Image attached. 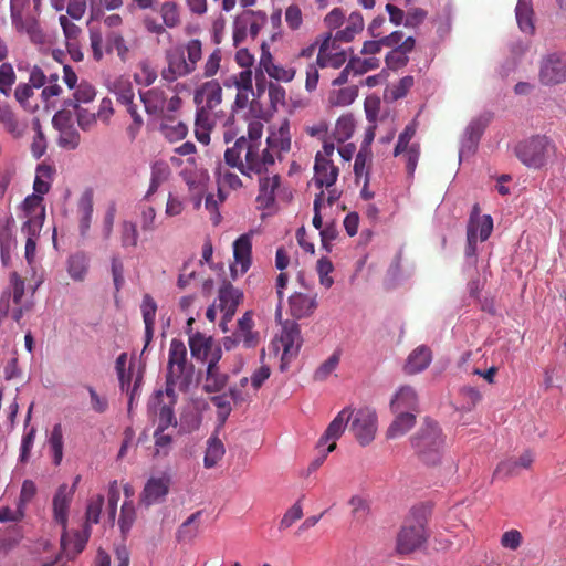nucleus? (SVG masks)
I'll return each mask as SVG.
<instances>
[{
	"label": "nucleus",
	"mask_w": 566,
	"mask_h": 566,
	"mask_svg": "<svg viewBox=\"0 0 566 566\" xmlns=\"http://www.w3.org/2000/svg\"><path fill=\"white\" fill-rule=\"evenodd\" d=\"M417 132V123L416 120H412L409 123L402 133L398 137V142L396 144V147L394 149V155L397 157L401 154H405L407 157V170L409 174H413L419 155H420V148L419 144L413 143L410 144L411 139L415 137Z\"/></svg>",
	"instance_id": "nucleus-10"
},
{
	"label": "nucleus",
	"mask_w": 566,
	"mask_h": 566,
	"mask_svg": "<svg viewBox=\"0 0 566 566\" xmlns=\"http://www.w3.org/2000/svg\"><path fill=\"white\" fill-rule=\"evenodd\" d=\"M226 196L223 195L221 189H218V192L209 193L205 198V208L210 213V218L213 224H218L221 219V214L219 213V205L223 202Z\"/></svg>",
	"instance_id": "nucleus-59"
},
{
	"label": "nucleus",
	"mask_w": 566,
	"mask_h": 566,
	"mask_svg": "<svg viewBox=\"0 0 566 566\" xmlns=\"http://www.w3.org/2000/svg\"><path fill=\"white\" fill-rule=\"evenodd\" d=\"M471 229L475 233V239L483 242L490 237V234L492 232L493 220L488 214L482 216V217H479V216L475 217L472 214L470 218L467 231H470Z\"/></svg>",
	"instance_id": "nucleus-44"
},
{
	"label": "nucleus",
	"mask_w": 566,
	"mask_h": 566,
	"mask_svg": "<svg viewBox=\"0 0 566 566\" xmlns=\"http://www.w3.org/2000/svg\"><path fill=\"white\" fill-rule=\"evenodd\" d=\"M160 133L169 142H178L187 136L188 128L182 122H169L160 125Z\"/></svg>",
	"instance_id": "nucleus-53"
},
{
	"label": "nucleus",
	"mask_w": 566,
	"mask_h": 566,
	"mask_svg": "<svg viewBox=\"0 0 566 566\" xmlns=\"http://www.w3.org/2000/svg\"><path fill=\"white\" fill-rule=\"evenodd\" d=\"M340 354L338 352L333 353L314 373V379L316 381L326 380L329 375L336 369L339 364Z\"/></svg>",
	"instance_id": "nucleus-63"
},
{
	"label": "nucleus",
	"mask_w": 566,
	"mask_h": 566,
	"mask_svg": "<svg viewBox=\"0 0 566 566\" xmlns=\"http://www.w3.org/2000/svg\"><path fill=\"white\" fill-rule=\"evenodd\" d=\"M201 511L192 513L177 530L176 539L179 543H191L199 534Z\"/></svg>",
	"instance_id": "nucleus-39"
},
{
	"label": "nucleus",
	"mask_w": 566,
	"mask_h": 566,
	"mask_svg": "<svg viewBox=\"0 0 566 566\" xmlns=\"http://www.w3.org/2000/svg\"><path fill=\"white\" fill-rule=\"evenodd\" d=\"M166 57L168 66L161 72V76L165 81L174 82L178 77H182L192 73L191 67H189L186 61L184 50H170L167 52Z\"/></svg>",
	"instance_id": "nucleus-20"
},
{
	"label": "nucleus",
	"mask_w": 566,
	"mask_h": 566,
	"mask_svg": "<svg viewBox=\"0 0 566 566\" xmlns=\"http://www.w3.org/2000/svg\"><path fill=\"white\" fill-rule=\"evenodd\" d=\"M74 101L70 102L69 105L73 106L75 108H80L78 104L81 103H90L92 102L96 96V91L92 84H90L86 81H82L75 88V92L73 94Z\"/></svg>",
	"instance_id": "nucleus-55"
},
{
	"label": "nucleus",
	"mask_w": 566,
	"mask_h": 566,
	"mask_svg": "<svg viewBox=\"0 0 566 566\" xmlns=\"http://www.w3.org/2000/svg\"><path fill=\"white\" fill-rule=\"evenodd\" d=\"M77 212L80 237L85 240L90 234L93 217V203L91 197L85 196L80 199Z\"/></svg>",
	"instance_id": "nucleus-40"
},
{
	"label": "nucleus",
	"mask_w": 566,
	"mask_h": 566,
	"mask_svg": "<svg viewBox=\"0 0 566 566\" xmlns=\"http://www.w3.org/2000/svg\"><path fill=\"white\" fill-rule=\"evenodd\" d=\"M49 447L52 453V460L54 465H60L63 460V430L61 423L53 426L49 439Z\"/></svg>",
	"instance_id": "nucleus-46"
},
{
	"label": "nucleus",
	"mask_w": 566,
	"mask_h": 566,
	"mask_svg": "<svg viewBox=\"0 0 566 566\" xmlns=\"http://www.w3.org/2000/svg\"><path fill=\"white\" fill-rule=\"evenodd\" d=\"M412 448L420 459L430 465L437 464L444 452V438L438 423L426 420L411 439Z\"/></svg>",
	"instance_id": "nucleus-3"
},
{
	"label": "nucleus",
	"mask_w": 566,
	"mask_h": 566,
	"mask_svg": "<svg viewBox=\"0 0 566 566\" xmlns=\"http://www.w3.org/2000/svg\"><path fill=\"white\" fill-rule=\"evenodd\" d=\"M259 179V195L256 197V201L263 208H270L275 201V191L280 186V176L272 175L258 176Z\"/></svg>",
	"instance_id": "nucleus-28"
},
{
	"label": "nucleus",
	"mask_w": 566,
	"mask_h": 566,
	"mask_svg": "<svg viewBox=\"0 0 566 566\" xmlns=\"http://www.w3.org/2000/svg\"><path fill=\"white\" fill-rule=\"evenodd\" d=\"M396 418L387 430L388 439H397L406 434L416 423V416L413 412H395Z\"/></svg>",
	"instance_id": "nucleus-38"
},
{
	"label": "nucleus",
	"mask_w": 566,
	"mask_h": 566,
	"mask_svg": "<svg viewBox=\"0 0 566 566\" xmlns=\"http://www.w3.org/2000/svg\"><path fill=\"white\" fill-rule=\"evenodd\" d=\"M338 167L331 159L325 156H315L314 182L319 189L333 187L338 178Z\"/></svg>",
	"instance_id": "nucleus-22"
},
{
	"label": "nucleus",
	"mask_w": 566,
	"mask_h": 566,
	"mask_svg": "<svg viewBox=\"0 0 566 566\" xmlns=\"http://www.w3.org/2000/svg\"><path fill=\"white\" fill-rule=\"evenodd\" d=\"M364 28V19L359 12H352L346 20V25L335 33V40L342 42L352 41Z\"/></svg>",
	"instance_id": "nucleus-42"
},
{
	"label": "nucleus",
	"mask_w": 566,
	"mask_h": 566,
	"mask_svg": "<svg viewBox=\"0 0 566 566\" xmlns=\"http://www.w3.org/2000/svg\"><path fill=\"white\" fill-rule=\"evenodd\" d=\"M533 3L532 0H518L515 7V17L520 30L526 34L534 32L533 21Z\"/></svg>",
	"instance_id": "nucleus-37"
},
{
	"label": "nucleus",
	"mask_w": 566,
	"mask_h": 566,
	"mask_svg": "<svg viewBox=\"0 0 566 566\" xmlns=\"http://www.w3.org/2000/svg\"><path fill=\"white\" fill-rule=\"evenodd\" d=\"M538 80L545 86L566 82V52H552L539 62Z\"/></svg>",
	"instance_id": "nucleus-7"
},
{
	"label": "nucleus",
	"mask_w": 566,
	"mask_h": 566,
	"mask_svg": "<svg viewBox=\"0 0 566 566\" xmlns=\"http://www.w3.org/2000/svg\"><path fill=\"white\" fill-rule=\"evenodd\" d=\"M352 417V411L348 408H344L337 413L317 443V448H324L328 443L327 452H333L336 448V440H338L344 433Z\"/></svg>",
	"instance_id": "nucleus-17"
},
{
	"label": "nucleus",
	"mask_w": 566,
	"mask_h": 566,
	"mask_svg": "<svg viewBox=\"0 0 566 566\" xmlns=\"http://www.w3.org/2000/svg\"><path fill=\"white\" fill-rule=\"evenodd\" d=\"M222 101V88L217 81L206 82L196 91L195 102L198 107L213 109Z\"/></svg>",
	"instance_id": "nucleus-26"
},
{
	"label": "nucleus",
	"mask_w": 566,
	"mask_h": 566,
	"mask_svg": "<svg viewBox=\"0 0 566 566\" xmlns=\"http://www.w3.org/2000/svg\"><path fill=\"white\" fill-rule=\"evenodd\" d=\"M371 161V150L369 148V142L363 144L360 146L359 151L356 155L354 163V174L356 178H360L361 176H366L368 171H366L367 166Z\"/></svg>",
	"instance_id": "nucleus-57"
},
{
	"label": "nucleus",
	"mask_w": 566,
	"mask_h": 566,
	"mask_svg": "<svg viewBox=\"0 0 566 566\" xmlns=\"http://www.w3.org/2000/svg\"><path fill=\"white\" fill-rule=\"evenodd\" d=\"M106 44L108 51H116L122 61H126L129 49L124 36L116 31H112L106 35Z\"/></svg>",
	"instance_id": "nucleus-56"
},
{
	"label": "nucleus",
	"mask_w": 566,
	"mask_h": 566,
	"mask_svg": "<svg viewBox=\"0 0 566 566\" xmlns=\"http://www.w3.org/2000/svg\"><path fill=\"white\" fill-rule=\"evenodd\" d=\"M81 135L74 126L63 127L59 133L57 145L67 150H74L80 146Z\"/></svg>",
	"instance_id": "nucleus-54"
},
{
	"label": "nucleus",
	"mask_w": 566,
	"mask_h": 566,
	"mask_svg": "<svg viewBox=\"0 0 566 566\" xmlns=\"http://www.w3.org/2000/svg\"><path fill=\"white\" fill-rule=\"evenodd\" d=\"M426 539V531L422 524L403 526L397 536V549L401 554H408L421 546Z\"/></svg>",
	"instance_id": "nucleus-18"
},
{
	"label": "nucleus",
	"mask_w": 566,
	"mask_h": 566,
	"mask_svg": "<svg viewBox=\"0 0 566 566\" xmlns=\"http://www.w3.org/2000/svg\"><path fill=\"white\" fill-rule=\"evenodd\" d=\"M224 164L249 178L266 175L273 167L272 156L244 138H237L233 146L224 150Z\"/></svg>",
	"instance_id": "nucleus-1"
},
{
	"label": "nucleus",
	"mask_w": 566,
	"mask_h": 566,
	"mask_svg": "<svg viewBox=\"0 0 566 566\" xmlns=\"http://www.w3.org/2000/svg\"><path fill=\"white\" fill-rule=\"evenodd\" d=\"M392 412H419V399L416 390L410 386H401L390 401Z\"/></svg>",
	"instance_id": "nucleus-23"
},
{
	"label": "nucleus",
	"mask_w": 566,
	"mask_h": 566,
	"mask_svg": "<svg viewBox=\"0 0 566 566\" xmlns=\"http://www.w3.org/2000/svg\"><path fill=\"white\" fill-rule=\"evenodd\" d=\"M349 62L354 75H361L380 66V60L370 55L366 57H352Z\"/></svg>",
	"instance_id": "nucleus-61"
},
{
	"label": "nucleus",
	"mask_w": 566,
	"mask_h": 566,
	"mask_svg": "<svg viewBox=\"0 0 566 566\" xmlns=\"http://www.w3.org/2000/svg\"><path fill=\"white\" fill-rule=\"evenodd\" d=\"M431 360V350L426 346H419L409 354L403 370L408 375L419 374L430 365Z\"/></svg>",
	"instance_id": "nucleus-29"
},
{
	"label": "nucleus",
	"mask_w": 566,
	"mask_h": 566,
	"mask_svg": "<svg viewBox=\"0 0 566 566\" xmlns=\"http://www.w3.org/2000/svg\"><path fill=\"white\" fill-rule=\"evenodd\" d=\"M186 163L190 166V168L182 169V180L188 186L190 192L203 195L209 181V175L207 170L197 167L195 157H188Z\"/></svg>",
	"instance_id": "nucleus-21"
},
{
	"label": "nucleus",
	"mask_w": 566,
	"mask_h": 566,
	"mask_svg": "<svg viewBox=\"0 0 566 566\" xmlns=\"http://www.w3.org/2000/svg\"><path fill=\"white\" fill-rule=\"evenodd\" d=\"M357 95L358 88L353 85L332 92L328 101L332 106H348L356 99Z\"/></svg>",
	"instance_id": "nucleus-52"
},
{
	"label": "nucleus",
	"mask_w": 566,
	"mask_h": 566,
	"mask_svg": "<svg viewBox=\"0 0 566 566\" xmlns=\"http://www.w3.org/2000/svg\"><path fill=\"white\" fill-rule=\"evenodd\" d=\"M170 176V168L164 161H156L151 166L149 187L144 196V200H150L157 192L159 187L168 180Z\"/></svg>",
	"instance_id": "nucleus-36"
},
{
	"label": "nucleus",
	"mask_w": 566,
	"mask_h": 566,
	"mask_svg": "<svg viewBox=\"0 0 566 566\" xmlns=\"http://www.w3.org/2000/svg\"><path fill=\"white\" fill-rule=\"evenodd\" d=\"M316 271L321 285L325 289L332 287L334 284V279L331 276V273L334 271L332 261L326 256L319 258L316 263Z\"/></svg>",
	"instance_id": "nucleus-62"
},
{
	"label": "nucleus",
	"mask_w": 566,
	"mask_h": 566,
	"mask_svg": "<svg viewBox=\"0 0 566 566\" xmlns=\"http://www.w3.org/2000/svg\"><path fill=\"white\" fill-rule=\"evenodd\" d=\"M290 313L295 318L312 315L317 307L316 295L295 292L289 297Z\"/></svg>",
	"instance_id": "nucleus-27"
},
{
	"label": "nucleus",
	"mask_w": 566,
	"mask_h": 566,
	"mask_svg": "<svg viewBox=\"0 0 566 566\" xmlns=\"http://www.w3.org/2000/svg\"><path fill=\"white\" fill-rule=\"evenodd\" d=\"M32 128L34 132L31 143V154L35 159H40L46 151L48 143L39 118L32 119Z\"/></svg>",
	"instance_id": "nucleus-50"
},
{
	"label": "nucleus",
	"mask_w": 566,
	"mask_h": 566,
	"mask_svg": "<svg viewBox=\"0 0 566 566\" xmlns=\"http://www.w3.org/2000/svg\"><path fill=\"white\" fill-rule=\"evenodd\" d=\"M302 336L297 323L293 321H285L282 324L281 333L272 342L275 352L282 350V361L289 363L294 358L301 348Z\"/></svg>",
	"instance_id": "nucleus-8"
},
{
	"label": "nucleus",
	"mask_w": 566,
	"mask_h": 566,
	"mask_svg": "<svg viewBox=\"0 0 566 566\" xmlns=\"http://www.w3.org/2000/svg\"><path fill=\"white\" fill-rule=\"evenodd\" d=\"M104 505V496L98 494L92 496L86 506L85 512V528L84 534H75L73 553L77 554L83 551L85 543L90 536V528L92 524H97L101 518L102 507Z\"/></svg>",
	"instance_id": "nucleus-14"
},
{
	"label": "nucleus",
	"mask_w": 566,
	"mask_h": 566,
	"mask_svg": "<svg viewBox=\"0 0 566 566\" xmlns=\"http://www.w3.org/2000/svg\"><path fill=\"white\" fill-rule=\"evenodd\" d=\"M233 263L230 265L233 279L248 272L252 263V233H243L233 242Z\"/></svg>",
	"instance_id": "nucleus-12"
},
{
	"label": "nucleus",
	"mask_w": 566,
	"mask_h": 566,
	"mask_svg": "<svg viewBox=\"0 0 566 566\" xmlns=\"http://www.w3.org/2000/svg\"><path fill=\"white\" fill-rule=\"evenodd\" d=\"M140 99L144 103L145 109L149 114L161 112L166 104V95L159 88H151L145 93H140Z\"/></svg>",
	"instance_id": "nucleus-43"
},
{
	"label": "nucleus",
	"mask_w": 566,
	"mask_h": 566,
	"mask_svg": "<svg viewBox=\"0 0 566 566\" xmlns=\"http://www.w3.org/2000/svg\"><path fill=\"white\" fill-rule=\"evenodd\" d=\"M350 430L361 446L369 444L377 431V415L368 408L359 409L353 419Z\"/></svg>",
	"instance_id": "nucleus-11"
},
{
	"label": "nucleus",
	"mask_w": 566,
	"mask_h": 566,
	"mask_svg": "<svg viewBox=\"0 0 566 566\" xmlns=\"http://www.w3.org/2000/svg\"><path fill=\"white\" fill-rule=\"evenodd\" d=\"M193 378V365L188 361L184 342L174 338L169 346L166 373V395L174 399L176 391L188 390Z\"/></svg>",
	"instance_id": "nucleus-2"
},
{
	"label": "nucleus",
	"mask_w": 566,
	"mask_h": 566,
	"mask_svg": "<svg viewBox=\"0 0 566 566\" xmlns=\"http://www.w3.org/2000/svg\"><path fill=\"white\" fill-rule=\"evenodd\" d=\"M90 259L84 252H75L67 258L66 271L74 281H83L88 272Z\"/></svg>",
	"instance_id": "nucleus-35"
},
{
	"label": "nucleus",
	"mask_w": 566,
	"mask_h": 566,
	"mask_svg": "<svg viewBox=\"0 0 566 566\" xmlns=\"http://www.w3.org/2000/svg\"><path fill=\"white\" fill-rule=\"evenodd\" d=\"M514 151L523 165L532 169H541L554 159L556 147L548 137L537 135L520 142Z\"/></svg>",
	"instance_id": "nucleus-4"
},
{
	"label": "nucleus",
	"mask_w": 566,
	"mask_h": 566,
	"mask_svg": "<svg viewBox=\"0 0 566 566\" xmlns=\"http://www.w3.org/2000/svg\"><path fill=\"white\" fill-rule=\"evenodd\" d=\"M534 461V455L530 451H525L518 459H507L497 465L496 472L505 475L518 473L522 469H528Z\"/></svg>",
	"instance_id": "nucleus-41"
},
{
	"label": "nucleus",
	"mask_w": 566,
	"mask_h": 566,
	"mask_svg": "<svg viewBox=\"0 0 566 566\" xmlns=\"http://www.w3.org/2000/svg\"><path fill=\"white\" fill-rule=\"evenodd\" d=\"M292 136L290 132V122L284 119L279 126H271L266 137V146L262 147L272 156L273 166L276 161H282L285 155L291 150Z\"/></svg>",
	"instance_id": "nucleus-9"
},
{
	"label": "nucleus",
	"mask_w": 566,
	"mask_h": 566,
	"mask_svg": "<svg viewBox=\"0 0 566 566\" xmlns=\"http://www.w3.org/2000/svg\"><path fill=\"white\" fill-rule=\"evenodd\" d=\"M217 361L218 358L211 360L207 367V374L203 382V389L207 392H218L222 390L228 382V375L220 371Z\"/></svg>",
	"instance_id": "nucleus-34"
},
{
	"label": "nucleus",
	"mask_w": 566,
	"mask_h": 566,
	"mask_svg": "<svg viewBox=\"0 0 566 566\" xmlns=\"http://www.w3.org/2000/svg\"><path fill=\"white\" fill-rule=\"evenodd\" d=\"M111 91L117 96V101L128 107L135 106L133 104L135 94L130 81L126 77L116 78L111 87Z\"/></svg>",
	"instance_id": "nucleus-45"
},
{
	"label": "nucleus",
	"mask_w": 566,
	"mask_h": 566,
	"mask_svg": "<svg viewBox=\"0 0 566 566\" xmlns=\"http://www.w3.org/2000/svg\"><path fill=\"white\" fill-rule=\"evenodd\" d=\"M53 170L51 166L41 164L36 168V175L33 182L34 195H39L43 197L46 192H49L51 187Z\"/></svg>",
	"instance_id": "nucleus-49"
},
{
	"label": "nucleus",
	"mask_w": 566,
	"mask_h": 566,
	"mask_svg": "<svg viewBox=\"0 0 566 566\" xmlns=\"http://www.w3.org/2000/svg\"><path fill=\"white\" fill-rule=\"evenodd\" d=\"M159 13L166 28L174 29L180 24V12L176 2H163L159 8Z\"/></svg>",
	"instance_id": "nucleus-51"
},
{
	"label": "nucleus",
	"mask_w": 566,
	"mask_h": 566,
	"mask_svg": "<svg viewBox=\"0 0 566 566\" xmlns=\"http://www.w3.org/2000/svg\"><path fill=\"white\" fill-rule=\"evenodd\" d=\"M346 53L344 51L329 53L327 52V43H323L317 54V65L319 67L338 69L346 62Z\"/></svg>",
	"instance_id": "nucleus-47"
},
{
	"label": "nucleus",
	"mask_w": 566,
	"mask_h": 566,
	"mask_svg": "<svg viewBox=\"0 0 566 566\" xmlns=\"http://www.w3.org/2000/svg\"><path fill=\"white\" fill-rule=\"evenodd\" d=\"M226 454V448L223 442L217 434H212L206 441V449L203 455V467L206 469H212L218 465Z\"/></svg>",
	"instance_id": "nucleus-33"
},
{
	"label": "nucleus",
	"mask_w": 566,
	"mask_h": 566,
	"mask_svg": "<svg viewBox=\"0 0 566 566\" xmlns=\"http://www.w3.org/2000/svg\"><path fill=\"white\" fill-rule=\"evenodd\" d=\"M259 70L266 73L271 78L283 83L293 81L296 74V70L293 66H284L275 63L269 45L265 42L261 45Z\"/></svg>",
	"instance_id": "nucleus-13"
},
{
	"label": "nucleus",
	"mask_w": 566,
	"mask_h": 566,
	"mask_svg": "<svg viewBox=\"0 0 566 566\" xmlns=\"http://www.w3.org/2000/svg\"><path fill=\"white\" fill-rule=\"evenodd\" d=\"M189 347L191 355L196 358L203 359L208 354V349L210 347L209 338L205 337L201 334H196L190 336L189 338Z\"/></svg>",
	"instance_id": "nucleus-64"
},
{
	"label": "nucleus",
	"mask_w": 566,
	"mask_h": 566,
	"mask_svg": "<svg viewBox=\"0 0 566 566\" xmlns=\"http://www.w3.org/2000/svg\"><path fill=\"white\" fill-rule=\"evenodd\" d=\"M80 479V476H76L72 486H69L65 483L61 484L57 488L52 501L54 521L63 528V533L61 535V545L65 552L69 551V545L72 542V538L66 532L69 510Z\"/></svg>",
	"instance_id": "nucleus-5"
},
{
	"label": "nucleus",
	"mask_w": 566,
	"mask_h": 566,
	"mask_svg": "<svg viewBox=\"0 0 566 566\" xmlns=\"http://www.w3.org/2000/svg\"><path fill=\"white\" fill-rule=\"evenodd\" d=\"M138 230L134 222L123 221L120 224V243L123 248H135L138 243Z\"/></svg>",
	"instance_id": "nucleus-60"
},
{
	"label": "nucleus",
	"mask_w": 566,
	"mask_h": 566,
	"mask_svg": "<svg viewBox=\"0 0 566 566\" xmlns=\"http://www.w3.org/2000/svg\"><path fill=\"white\" fill-rule=\"evenodd\" d=\"M140 310L143 314V321L145 324V350L147 346L150 344L154 336V326L157 312V304L149 294L144 295Z\"/></svg>",
	"instance_id": "nucleus-31"
},
{
	"label": "nucleus",
	"mask_w": 566,
	"mask_h": 566,
	"mask_svg": "<svg viewBox=\"0 0 566 566\" xmlns=\"http://www.w3.org/2000/svg\"><path fill=\"white\" fill-rule=\"evenodd\" d=\"M0 124L13 138H21L28 128V122L18 118L7 105L0 107Z\"/></svg>",
	"instance_id": "nucleus-30"
},
{
	"label": "nucleus",
	"mask_w": 566,
	"mask_h": 566,
	"mask_svg": "<svg viewBox=\"0 0 566 566\" xmlns=\"http://www.w3.org/2000/svg\"><path fill=\"white\" fill-rule=\"evenodd\" d=\"M217 181L219 185V189L221 190L222 188L237 190L242 187V181L240 177L237 174L221 166L217 169Z\"/></svg>",
	"instance_id": "nucleus-58"
},
{
	"label": "nucleus",
	"mask_w": 566,
	"mask_h": 566,
	"mask_svg": "<svg viewBox=\"0 0 566 566\" xmlns=\"http://www.w3.org/2000/svg\"><path fill=\"white\" fill-rule=\"evenodd\" d=\"M488 122L489 119L486 117L480 116L469 123L461 139V146L459 150L460 161L464 157H469L475 153L479 140L488 125Z\"/></svg>",
	"instance_id": "nucleus-15"
},
{
	"label": "nucleus",
	"mask_w": 566,
	"mask_h": 566,
	"mask_svg": "<svg viewBox=\"0 0 566 566\" xmlns=\"http://www.w3.org/2000/svg\"><path fill=\"white\" fill-rule=\"evenodd\" d=\"M268 17L262 11L244 10L233 21V45L239 46L248 36L255 39Z\"/></svg>",
	"instance_id": "nucleus-6"
},
{
	"label": "nucleus",
	"mask_w": 566,
	"mask_h": 566,
	"mask_svg": "<svg viewBox=\"0 0 566 566\" xmlns=\"http://www.w3.org/2000/svg\"><path fill=\"white\" fill-rule=\"evenodd\" d=\"M415 43V39L412 36H408L400 45L392 49L386 55L387 66L391 70H398L405 66L408 63V54L413 50Z\"/></svg>",
	"instance_id": "nucleus-32"
},
{
	"label": "nucleus",
	"mask_w": 566,
	"mask_h": 566,
	"mask_svg": "<svg viewBox=\"0 0 566 566\" xmlns=\"http://www.w3.org/2000/svg\"><path fill=\"white\" fill-rule=\"evenodd\" d=\"M243 298V293L228 284L220 289L219 291V307L221 312H223V318L220 323V327L226 332L227 323L230 322L235 313L237 306Z\"/></svg>",
	"instance_id": "nucleus-19"
},
{
	"label": "nucleus",
	"mask_w": 566,
	"mask_h": 566,
	"mask_svg": "<svg viewBox=\"0 0 566 566\" xmlns=\"http://www.w3.org/2000/svg\"><path fill=\"white\" fill-rule=\"evenodd\" d=\"M170 478L163 475L160 478H150L145 484L142 493V502L146 505H153L161 502L169 491Z\"/></svg>",
	"instance_id": "nucleus-24"
},
{
	"label": "nucleus",
	"mask_w": 566,
	"mask_h": 566,
	"mask_svg": "<svg viewBox=\"0 0 566 566\" xmlns=\"http://www.w3.org/2000/svg\"><path fill=\"white\" fill-rule=\"evenodd\" d=\"M229 395L230 397L224 394L211 398L212 403L217 407V417L220 424H223L231 413L232 408L230 399L234 402H243L250 398V392H242V390L237 387L230 388Z\"/></svg>",
	"instance_id": "nucleus-25"
},
{
	"label": "nucleus",
	"mask_w": 566,
	"mask_h": 566,
	"mask_svg": "<svg viewBox=\"0 0 566 566\" xmlns=\"http://www.w3.org/2000/svg\"><path fill=\"white\" fill-rule=\"evenodd\" d=\"M23 218H42L45 219V207L43 205V197L39 195L28 196L22 205Z\"/></svg>",
	"instance_id": "nucleus-48"
},
{
	"label": "nucleus",
	"mask_w": 566,
	"mask_h": 566,
	"mask_svg": "<svg viewBox=\"0 0 566 566\" xmlns=\"http://www.w3.org/2000/svg\"><path fill=\"white\" fill-rule=\"evenodd\" d=\"M10 15L12 24L18 32L27 33L29 39L35 44L44 43L45 34L36 19L39 14H33L27 9L25 11L18 12L15 15Z\"/></svg>",
	"instance_id": "nucleus-16"
}]
</instances>
